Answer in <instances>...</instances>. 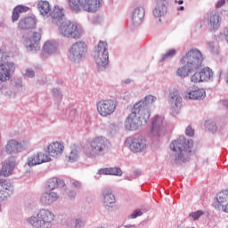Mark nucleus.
I'll use <instances>...</instances> for the list:
<instances>
[{
    "label": "nucleus",
    "instance_id": "nucleus-1",
    "mask_svg": "<svg viewBox=\"0 0 228 228\" xmlns=\"http://www.w3.org/2000/svg\"><path fill=\"white\" fill-rule=\"evenodd\" d=\"M202 61H204V55L197 49L192 48L189 50L180 60L182 67L176 70V76L178 77H188L191 76V83H203L200 74V69H202Z\"/></svg>",
    "mask_w": 228,
    "mask_h": 228
},
{
    "label": "nucleus",
    "instance_id": "nucleus-2",
    "mask_svg": "<svg viewBox=\"0 0 228 228\" xmlns=\"http://www.w3.org/2000/svg\"><path fill=\"white\" fill-rule=\"evenodd\" d=\"M193 148V141L186 140L183 135L179 136L176 140L172 141L170 149L173 152L171 161L175 165H183L190 159L191 156V149Z\"/></svg>",
    "mask_w": 228,
    "mask_h": 228
},
{
    "label": "nucleus",
    "instance_id": "nucleus-3",
    "mask_svg": "<svg viewBox=\"0 0 228 228\" xmlns=\"http://www.w3.org/2000/svg\"><path fill=\"white\" fill-rule=\"evenodd\" d=\"M56 216L49 208H40L32 216L27 217L25 222L31 228H52Z\"/></svg>",
    "mask_w": 228,
    "mask_h": 228
},
{
    "label": "nucleus",
    "instance_id": "nucleus-4",
    "mask_svg": "<svg viewBox=\"0 0 228 228\" xmlns=\"http://www.w3.org/2000/svg\"><path fill=\"white\" fill-rule=\"evenodd\" d=\"M111 143L104 136H97L90 141L89 146L84 149V156L89 159H97L99 156L108 154Z\"/></svg>",
    "mask_w": 228,
    "mask_h": 228
},
{
    "label": "nucleus",
    "instance_id": "nucleus-5",
    "mask_svg": "<svg viewBox=\"0 0 228 228\" xmlns=\"http://www.w3.org/2000/svg\"><path fill=\"white\" fill-rule=\"evenodd\" d=\"M149 113L134 105L133 111L126 118L124 127L126 131H138L142 126L149 122Z\"/></svg>",
    "mask_w": 228,
    "mask_h": 228
},
{
    "label": "nucleus",
    "instance_id": "nucleus-6",
    "mask_svg": "<svg viewBox=\"0 0 228 228\" xmlns=\"http://www.w3.org/2000/svg\"><path fill=\"white\" fill-rule=\"evenodd\" d=\"M67 4L72 13H96L102 7V0H67Z\"/></svg>",
    "mask_w": 228,
    "mask_h": 228
},
{
    "label": "nucleus",
    "instance_id": "nucleus-7",
    "mask_svg": "<svg viewBox=\"0 0 228 228\" xmlns=\"http://www.w3.org/2000/svg\"><path fill=\"white\" fill-rule=\"evenodd\" d=\"M93 58L98 70H106L110 65V53L106 41H99L97 45L94 46Z\"/></svg>",
    "mask_w": 228,
    "mask_h": 228
},
{
    "label": "nucleus",
    "instance_id": "nucleus-8",
    "mask_svg": "<svg viewBox=\"0 0 228 228\" xmlns=\"http://www.w3.org/2000/svg\"><path fill=\"white\" fill-rule=\"evenodd\" d=\"M16 69L17 65L12 61L10 54L6 52H0V85L10 81Z\"/></svg>",
    "mask_w": 228,
    "mask_h": 228
},
{
    "label": "nucleus",
    "instance_id": "nucleus-9",
    "mask_svg": "<svg viewBox=\"0 0 228 228\" xmlns=\"http://www.w3.org/2000/svg\"><path fill=\"white\" fill-rule=\"evenodd\" d=\"M59 34L63 38H81L85 35L83 27L75 21H63L59 27Z\"/></svg>",
    "mask_w": 228,
    "mask_h": 228
},
{
    "label": "nucleus",
    "instance_id": "nucleus-10",
    "mask_svg": "<svg viewBox=\"0 0 228 228\" xmlns=\"http://www.w3.org/2000/svg\"><path fill=\"white\" fill-rule=\"evenodd\" d=\"M87 51L86 43L83 41L75 42L69 50V60L72 63H79L86 56Z\"/></svg>",
    "mask_w": 228,
    "mask_h": 228
},
{
    "label": "nucleus",
    "instance_id": "nucleus-11",
    "mask_svg": "<svg viewBox=\"0 0 228 228\" xmlns=\"http://www.w3.org/2000/svg\"><path fill=\"white\" fill-rule=\"evenodd\" d=\"M128 149L134 154L147 151V139L143 135L130 136L126 141Z\"/></svg>",
    "mask_w": 228,
    "mask_h": 228
},
{
    "label": "nucleus",
    "instance_id": "nucleus-12",
    "mask_svg": "<svg viewBox=\"0 0 228 228\" xmlns=\"http://www.w3.org/2000/svg\"><path fill=\"white\" fill-rule=\"evenodd\" d=\"M167 133V121L165 117L161 115H156L151 118V128L150 136L159 137L163 136Z\"/></svg>",
    "mask_w": 228,
    "mask_h": 228
},
{
    "label": "nucleus",
    "instance_id": "nucleus-13",
    "mask_svg": "<svg viewBox=\"0 0 228 228\" xmlns=\"http://www.w3.org/2000/svg\"><path fill=\"white\" fill-rule=\"evenodd\" d=\"M42 33L40 32H28L22 36V42L28 51H38L40 49V40Z\"/></svg>",
    "mask_w": 228,
    "mask_h": 228
},
{
    "label": "nucleus",
    "instance_id": "nucleus-14",
    "mask_svg": "<svg viewBox=\"0 0 228 228\" xmlns=\"http://www.w3.org/2000/svg\"><path fill=\"white\" fill-rule=\"evenodd\" d=\"M168 102L170 105V113L171 115H179L181 108H183V97L179 94L177 89H173L170 91L168 95Z\"/></svg>",
    "mask_w": 228,
    "mask_h": 228
},
{
    "label": "nucleus",
    "instance_id": "nucleus-15",
    "mask_svg": "<svg viewBox=\"0 0 228 228\" xmlns=\"http://www.w3.org/2000/svg\"><path fill=\"white\" fill-rule=\"evenodd\" d=\"M96 110L101 117H110L117 110V102L113 100H101L96 103Z\"/></svg>",
    "mask_w": 228,
    "mask_h": 228
},
{
    "label": "nucleus",
    "instance_id": "nucleus-16",
    "mask_svg": "<svg viewBox=\"0 0 228 228\" xmlns=\"http://www.w3.org/2000/svg\"><path fill=\"white\" fill-rule=\"evenodd\" d=\"M29 148V141L25 139L20 142L17 140H10L5 145L7 154H20Z\"/></svg>",
    "mask_w": 228,
    "mask_h": 228
},
{
    "label": "nucleus",
    "instance_id": "nucleus-17",
    "mask_svg": "<svg viewBox=\"0 0 228 228\" xmlns=\"http://www.w3.org/2000/svg\"><path fill=\"white\" fill-rule=\"evenodd\" d=\"M204 20L207 22L209 31H212L213 33L218 31L220 26H222V16H220V12L217 11H210L207 12Z\"/></svg>",
    "mask_w": 228,
    "mask_h": 228
},
{
    "label": "nucleus",
    "instance_id": "nucleus-18",
    "mask_svg": "<svg viewBox=\"0 0 228 228\" xmlns=\"http://www.w3.org/2000/svg\"><path fill=\"white\" fill-rule=\"evenodd\" d=\"M15 191V187L12 183L6 181L5 179H0V202H4L9 197L13 195ZM3 210V208L0 205V213Z\"/></svg>",
    "mask_w": 228,
    "mask_h": 228
},
{
    "label": "nucleus",
    "instance_id": "nucleus-19",
    "mask_svg": "<svg viewBox=\"0 0 228 228\" xmlns=\"http://www.w3.org/2000/svg\"><path fill=\"white\" fill-rule=\"evenodd\" d=\"M15 167H17V159L13 156L9 157L2 162L0 175L2 177H10L13 174V170H15Z\"/></svg>",
    "mask_w": 228,
    "mask_h": 228
},
{
    "label": "nucleus",
    "instance_id": "nucleus-20",
    "mask_svg": "<svg viewBox=\"0 0 228 228\" xmlns=\"http://www.w3.org/2000/svg\"><path fill=\"white\" fill-rule=\"evenodd\" d=\"M57 200H60V194L54 191H45L39 198L41 206L45 207L53 206Z\"/></svg>",
    "mask_w": 228,
    "mask_h": 228
},
{
    "label": "nucleus",
    "instance_id": "nucleus-21",
    "mask_svg": "<svg viewBox=\"0 0 228 228\" xmlns=\"http://www.w3.org/2000/svg\"><path fill=\"white\" fill-rule=\"evenodd\" d=\"M102 198L103 201V206L105 209H111L115 206L117 200L115 199V194H113V189L106 187L102 191Z\"/></svg>",
    "mask_w": 228,
    "mask_h": 228
},
{
    "label": "nucleus",
    "instance_id": "nucleus-22",
    "mask_svg": "<svg viewBox=\"0 0 228 228\" xmlns=\"http://www.w3.org/2000/svg\"><path fill=\"white\" fill-rule=\"evenodd\" d=\"M46 151L51 158L58 159L63 154L65 145L61 142H53L47 145Z\"/></svg>",
    "mask_w": 228,
    "mask_h": 228
},
{
    "label": "nucleus",
    "instance_id": "nucleus-23",
    "mask_svg": "<svg viewBox=\"0 0 228 228\" xmlns=\"http://www.w3.org/2000/svg\"><path fill=\"white\" fill-rule=\"evenodd\" d=\"M214 206L221 208L224 213H228V190L217 193Z\"/></svg>",
    "mask_w": 228,
    "mask_h": 228
},
{
    "label": "nucleus",
    "instance_id": "nucleus-24",
    "mask_svg": "<svg viewBox=\"0 0 228 228\" xmlns=\"http://www.w3.org/2000/svg\"><path fill=\"white\" fill-rule=\"evenodd\" d=\"M157 100L158 98H156V96L149 94L141 99L139 102H135L134 105L140 108L144 112L147 111L148 116L151 117V109L149 106L150 104H154V102Z\"/></svg>",
    "mask_w": 228,
    "mask_h": 228
},
{
    "label": "nucleus",
    "instance_id": "nucleus-25",
    "mask_svg": "<svg viewBox=\"0 0 228 228\" xmlns=\"http://www.w3.org/2000/svg\"><path fill=\"white\" fill-rule=\"evenodd\" d=\"M206 98V90L204 88L194 87L185 92V99L190 101H202Z\"/></svg>",
    "mask_w": 228,
    "mask_h": 228
},
{
    "label": "nucleus",
    "instance_id": "nucleus-26",
    "mask_svg": "<svg viewBox=\"0 0 228 228\" xmlns=\"http://www.w3.org/2000/svg\"><path fill=\"white\" fill-rule=\"evenodd\" d=\"M153 8L152 14L157 19H159L160 17H165L167 15V12H168V6L167 5V2L168 0H159Z\"/></svg>",
    "mask_w": 228,
    "mask_h": 228
},
{
    "label": "nucleus",
    "instance_id": "nucleus-27",
    "mask_svg": "<svg viewBox=\"0 0 228 228\" xmlns=\"http://www.w3.org/2000/svg\"><path fill=\"white\" fill-rule=\"evenodd\" d=\"M50 15L53 24H60L61 20H65V9L60 5H55Z\"/></svg>",
    "mask_w": 228,
    "mask_h": 228
},
{
    "label": "nucleus",
    "instance_id": "nucleus-28",
    "mask_svg": "<svg viewBox=\"0 0 228 228\" xmlns=\"http://www.w3.org/2000/svg\"><path fill=\"white\" fill-rule=\"evenodd\" d=\"M145 17V9L143 7H136L132 12V22L134 26H140L143 22Z\"/></svg>",
    "mask_w": 228,
    "mask_h": 228
},
{
    "label": "nucleus",
    "instance_id": "nucleus-29",
    "mask_svg": "<svg viewBox=\"0 0 228 228\" xmlns=\"http://www.w3.org/2000/svg\"><path fill=\"white\" fill-rule=\"evenodd\" d=\"M43 51L48 56L58 54V43L54 40H47L43 45Z\"/></svg>",
    "mask_w": 228,
    "mask_h": 228
},
{
    "label": "nucleus",
    "instance_id": "nucleus-30",
    "mask_svg": "<svg viewBox=\"0 0 228 228\" xmlns=\"http://www.w3.org/2000/svg\"><path fill=\"white\" fill-rule=\"evenodd\" d=\"M37 26V20L34 17H26L21 19L18 23L20 29H33Z\"/></svg>",
    "mask_w": 228,
    "mask_h": 228
},
{
    "label": "nucleus",
    "instance_id": "nucleus-31",
    "mask_svg": "<svg viewBox=\"0 0 228 228\" xmlns=\"http://www.w3.org/2000/svg\"><path fill=\"white\" fill-rule=\"evenodd\" d=\"M37 10L43 17H49L51 15V4L46 0L40 1L37 4Z\"/></svg>",
    "mask_w": 228,
    "mask_h": 228
},
{
    "label": "nucleus",
    "instance_id": "nucleus-32",
    "mask_svg": "<svg viewBox=\"0 0 228 228\" xmlns=\"http://www.w3.org/2000/svg\"><path fill=\"white\" fill-rule=\"evenodd\" d=\"M200 73L203 83H211L215 79V73L209 67L203 68Z\"/></svg>",
    "mask_w": 228,
    "mask_h": 228
},
{
    "label": "nucleus",
    "instance_id": "nucleus-33",
    "mask_svg": "<svg viewBox=\"0 0 228 228\" xmlns=\"http://www.w3.org/2000/svg\"><path fill=\"white\" fill-rule=\"evenodd\" d=\"M29 11V7L25 5H17L12 10V22H17L19 20V17H20V13H26V12Z\"/></svg>",
    "mask_w": 228,
    "mask_h": 228
},
{
    "label": "nucleus",
    "instance_id": "nucleus-34",
    "mask_svg": "<svg viewBox=\"0 0 228 228\" xmlns=\"http://www.w3.org/2000/svg\"><path fill=\"white\" fill-rule=\"evenodd\" d=\"M60 184H64L63 181L58 179L57 177H52L46 181L45 187L48 191H54Z\"/></svg>",
    "mask_w": 228,
    "mask_h": 228
},
{
    "label": "nucleus",
    "instance_id": "nucleus-35",
    "mask_svg": "<svg viewBox=\"0 0 228 228\" xmlns=\"http://www.w3.org/2000/svg\"><path fill=\"white\" fill-rule=\"evenodd\" d=\"M37 154L39 165H42L44 163H51V161H53V159L51 158V155H49V152L45 153L44 151H39Z\"/></svg>",
    "mask_w": 228,
    "mask_h": 228
},
{
    "label": "nucleus",
    "instance_id": "nucleus-36",
    "mask_svg": "<svg viewBox=\"0 0 228 228\" xmlns=\"http://www.w3.org/2000/svg\"><path fill=\"white\" fill-rule=\"evenodd\" d=\"M70 228H85L86 227V220L83 217H77L73 219V224H68Z\"/></svg>",
    "mask_w": 228,
    "mask_h": 228
},
{
    "label": "nucleus",
    "instance_id": "nucleus-37",
    "mask_svg": "<svg viewBox=\"0 0 228 228\" xmlns=\"http://www.w3.org/2000/svg\"><path fill=\"white\" fill-rule=\"evenodd\" d=\"M26 165H28V167H29V168H33V167H37V165H40L37 153L29 155L27 158Z\"/></svg>",
    "mask_w": 228,
    "mask_h": 228
},
{
    "label": "nucleus",
    "instance_id": "nucleus-38",
    "mask_svg": "<svg viewBox=\"0 0 228 228\" xmlns=\"http://www.w3.org/2000/svg\"><path fill=\"white\" fill-rule=\"evenodd\" d=\"M67 158L69 163H75V161H77L79 159V150H77V148L76 147H72Z\"/></svg>",
    "mask_w": 228,
    "mask_h": 228
},
{
    "label": "nucleus",
    "instance_id": "nucleus-39",
    "mask_svg": "<svg viewBox=\"0 0 228 228\" xmlns=\"http://www.w3.org/2000/svg\"><path fill=\"white\" fill-rule=\"evenodd\" d=\"M175 54H177V50L174 48L168 49L164 54L161 55L160 61H167V60L174 58Z\"/></svg>",
    "mask_w": 228,
    "mask_h": 228
},
{
    "label": "nucleus",
    "instance_id": "nucleus-40",
    "mask_svg": "<svg viewBox=\"0 0 228 228\" xmlns=\"http://www.w3.org/2000/svg\"><path fill=\"white\" fill-rule=\"evenodd\" d=\"M52 95L57 102H61V99H63V94H61V90L60 88H53L52 89Z\"/></svg>",
    "mask_w": 228,
    "mask_h": 228
},
{
    "label": "nucleus",
    "instance_id": "nucleus-41",
    "mask_svg": "<svg viewBox=\"0 0 228 228\" xmlns=\"http://www.w3.org/2000/svg\"><path fill=\"white\" fill-rule=\"evenodd\" d=\"M124 172L122 168L118 167H109V175H115L117 177H122Z\"/></svg>",
    "mask_w": 228,
    "mask_h": 228
},
{
    "label": "nucleus",
    "instance_id": "nucleus-42",
    "mask_svg": "<svg viewBox=\"0 0 228 228\" xmlns=\"http://www.w3.org/2000/svg\"><path fill=\"white\" fill-rule=\"evenodd\" d=\"M205 127L208 129V131H210V133H216V123L211 119H208L205 122Z\"/></svg>",
    "mask_w": 228,
    "mask_h": 228
},
{
    "label": "nucleus",
    "instance_id": "nucleus-43",
    "mask_svg": "<svg viewBox=\"0 0 228 228\" xmlns=\"http://www.w3.org/2000/svg\"><path fill=\"white\" fill-rule=\"evenodd\" d=\"M203 215H206V212H204L202 210H197V211L190 213L189 218H191V220L196 222V220H199V218H200V216H203Z\"/></svg>",
    "mask_w": 228,
    "mask_h": 228
},
{
    "label": "nucleus",
    "instance_id": "nucleus-44",
    "mask_svg": "<svg viewBox=\"0 0 228 228\" xmlns=\"http://www.w3.org/2000/svg\"><path fill=\"white\" fill-rule=\"evenodd\" d=\"M208 45V50L212 54L214 55L218 54V45H216V43L209 42Z\"/></svg>",
    "mask_w": 228,
    "mask_h": 228
},
{
    "label": "nucleus",
    "instance_id": "nucleus-45",
    "mask_svg": "<svg viewBox=\"0 0 228 228\" xmlns=\"http://www.w3.org/2000/svg\"><path fill=\"white\" fill-rule=\"evenodd\" d=\"M22 76L24 77H35V70H33L31 68H27L25 71L22 73Z\"/></svg>",
    "mask_w": 228,
    "mask_h": 228
},
{
    "label": "nucleus",
    "instance_id": "nucleus-46",
    "mask_svg": "<svg viewBox=\"0 0 228 228\" xmlns=\"http://www.w3.org/2000/svg\"><path fill=\"white\" fill-rule=\"evenodd\" d=\"M109 136H115L117 134V126L115 125H110L107 130Z\"/></svg>",
    "mask_w": 228,
    "mask_h": 228
},
{
    "label": "nucleus",
    "instance_id": "nucleus-47",
    "mask_svg": "<svg viewBox=\"0 0 228 228\" xmlns=\"http://www.w3.org/2000/svg\"><path fill=\"white\" fill-rule=\"evenodd\" d=\"M142 215H143V212L140 209H136L129 216V218L134 220V218H138V216H142Z\"/></svg>",
    "mask_w": 228,
    "mask_h": 228
},
{
    "label": "nucleus",
    "instance_id": "nucleus-48",
    "mask_svg": "<svg viewBox=\"0 0 228 228\" xmlns=\"http://www.w3.org/2000/svg\"><path fill=\"white\" fill-rule=\"evenodd\" d=\"M98 175H110V167L100 168L97 171Z\"/></svg>",
    "mask_w": 228,
    "mask_h": 228
},
{
    "label": "nucleus",
    "instance_id": "nucleus-49",
    "mask_svg": "<svg viewBox=\"0 0 228 228\" xmlns=\"http://www.w3.org/2000/svg\"><path fill=\"white\" fill-rule=\"evenodd\" d=\"M70 184L73 186V188H76L77 190H81V188H83V184L77 180H71Z\"/></svg>",
    "mask_w": 228,
    "mask_h": 228
},
{
    "label": "nucleus",
    "instance_id": "nucleus-50",
    "mask_svg": "<svg viewBox=\"0 0 228 228\" xmlns=\"http://www.w3.org/2000/svg\"><path fill=\"white\" fill-rule=\"evenodd\" d=\"M185 134L186 136H193V134H195V130L191 128V126H188L185 128Z\"/></svg>",
    "mask_w": 228,
    "mask_h": 228
},
{
    "label": "nucleus",
    "instance_id": "nucleus-51",
    "mask_svg": "<svg viewBox=\"0 0 228 228\" xmlns=\"http://www.w3.org/2000/svg\"><path fill=\"white\" fill-rule=\"evenodd\" d=\"M221 37L226 40V44H228V28H224L223 31L220 32Z\"/></svg>",
    "mask_w": 228,
    "mask_h": 228
},
{
    "label": "nucleus",
    "instance_id": "nucleus-52",
    "mask_svg": "<svg viewBox=\"0 0 228 228\" xmlns=\"http://www.w3.org/2000/svg\"><path fill=\"white\" fill-rule=\"evenodd\" d=\"M224 4H225V0H218L216 4V8H222Z\"/></svg>",
    "mask_w": 228,
    "mask_h": 228
},
{
    "label": "nucleus",
    "instance_id": "nucleus-53",
    "mask_svg": "<svg viewBox=\"0 0 228 228\" xmlns=\"http://www.w3.org/2000/svg\"><path fill=\"white\" fill-rule=\"evenodd\" d=\"M76 195H77L76 191H71L69 193V197H70L71 199H76Z\"/></svg>",
    "mask_w": 228,
    "mask_h": 228
},
{
    "label": "nucleus",
    "instance_id": "nucleus-54",
    "mask_svg": "<svg viewBox=\"0 0 228 228\" xmlns=\"http://www.w3.org/2000/svg\"><path fill=\"white\" fill-rule=\"evenodd\" d=\"M134 175H142V171H134Z\"/></svg>",
    "mask_w": 228,
    "mask_h": 228
},
{
    "label": "nucleus",
    "instance_id": "nucleus-55",
    "mask_svg": "<svg viewBox=\"0 0 228 228\" xmlns=\"http://www.w3.org/2000/svg\"><path fill=\"white\" fill-rule=\"evenodd\" d=\"M124 83H126V85H129V83H131V79H126L124 80Z\"/></svg>",
    "mask_w": 228,
    "mask_h": 228
},
{
    "label": "nucleus",
    "instance_id": "nucleus-56",
    "mask_svg": "<svg viewBox=\"0 0 228 228\" xmlns=\"http://www.w3.org/2000/svg\"><path fill=\"white\" fill-rule=\"evenodd\" d=\"M178 10H179L180 12H183V11L184 10V6H180V7L178 8Z\"/></svg>",
    "mask_w": 228,
    "mask_h": 228
},
{
    "label": "nucleus",
    "instance_id": "nucleus-57",
    "mask_svg": "<svg viewBox=\"0 0 228 228\" xmlns=\"http://www.w3.org/2000/svg\"><path fill=\"white\" fill-rule=\"evenodd\" d=\"M124 227H125V228H131V227H133V225H132V224H126V225H125Z\"/></svg>",
    "mask_w": 228,
    "mask_h": 228
},
{
    "label": "nucleus",
    "instance_id": "nucleus-58",
    "mask_svg": "<svg viewBox=\"0 0 228 228\" xmlns=\"http://www.w3.org/2000/svg\"><path fill=\"white\" fill-rule=\"evenodd\" d=\"M177 3H178V4H183L184 1L179 0Z\"/></svg>",
    "mask_w": 228,
    "mask_h": 228
},
{
    "label": "nucleus",
    "instance_id": "nucleus-59",
    "mask_svg": "<svg viewBox=\"0 0 228 228\" xmlns=\"http://www.w3.org/2000/svg\"><path fill=\"white\" fill-rule=\"evenodd\" d=\"M0 28H3V22H0Z\"/></svg>",
    "mask_w": 228,
    "mask_h": 228
},
{
    "label": "nucleus",
    "instance_id": "nucleus-60",
    "mask_svg": "<svg viewBox=\"0 0 228 228\" xmlns=\"http://www.w3.org/2000/svg\"><path fill=\"white\" fill-rule=\"evenodd\" d=\"M224 104H227V105H228V102H226V103H224Z\"/></svg>",
    "mask_w": 228,
    "mask_h": 228
}]
</instances>
